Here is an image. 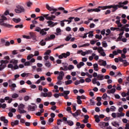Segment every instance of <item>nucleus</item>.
Returning a JSON list of instances; mask_svg holds the SVG:
<instances>
[{
  "instance_id": "28",
  "label": "nucleus",
  "mask_w": 129,
  "mask_h": 129,
  "mask_svg": "<svg viewBox=\"0 0 129 129\" xmlns=\"http://www.w3.org/2000/svg\"><path fill=\"white\" fill-rule=\"evenodd\" d=\"M94 118H95L96 122L98 123V122H99V121H100V119H99V115H95L94 116Z\"/></svg>"
},
{
  "instance_id": "37",
  "label": "nucleus",
  "mask_w": 129,
  "mask_h": 129,
  "mask_svg": "<svg viewBox=\"0 0 129 129\" xmlns=\"http://www.w3.org/2000/svg\"><path fill=\"white\" fill-rule=\"evenodd\" d=\"M12 98H18V97H19V94L17 93H14L12 94Z\"/></svg>"
},
{
  "instance_id": "61",
  "label": "nucleus",
  "mask_w": 129,
  "mask_h": 129,
  "mask_svg": "<svg viewBox=\"0 0 129 129\" xmlns=\"http://www.w3.org/2000/svg\"><path fill=\"white\" fill-rule=\"evenodd\" d=\"M42 29H41V28L40 27H36L35 29V31L36 32H39V33H40Z\"/></svg>"
},
{
  "instance_id": "63",
  "label": "nucleus",
  "mask_w": 129,
  "mask_h": 129,
  "mask_svg": "<svg viewBox=\"0 0 129 129\" xmlns=\"http://www.w3.org/2000/svg\"><path fill=\"white\" fill-rule=\"evenodd\" d=\"M51 53V50H48L44 53V55H49V54Z\"/></svg>"
},
{
  "instance_id": "15",
  "label": "nucleus",
  "mask_w": 129,
  "mask_h": 129,
  "mask_svg": "<svg viewBox=\"0 0 129 129\" xmlns=\"http://www.w3.org/2000/svg\"><path fill=\"white\" fill-rule=\"evenodd\" d=\"M119 61L120 62H122L124 67L127 66L128 65V62L126 61V60H123L122 58L120 57H118Z\"/></svg>"
},
{
  "instance_id": "10",
  "label": "nucleus",
  "mask_w": 129,
  "mask_h": 129,
  "mask_svg": "<svg viewBox=\"0 0 129 129\" xmlns=\"http://www.w3.org/2000/svg\"><path fill=\"white\" fill-rule=\"evenodd\" d=\"M69 56H70V52H67L66 53H62L61 55H59L58 56L59 59H63V58H67V57H69Z\"/></svg>"
},
{
  "instance_id": "31",
  "label": "nucleus",
  "mask_w": 129,
  "mask_h": 129,
  "mask_svg": "<svg viewBox=\"0 0 129 129\" xmlns=\"http://www.w3.org/2000/svg\"><path fill=\"white\" fill-rule=\"evenodd\" d=\"M67 123H68V124L69 125H70V126H72V125H73V124H74V123L73 122V121H72L71 120L67 121Z\"/></svg>"
},
{
  "instance_id": "60",
  "label": "nucleus",
  "mask_w": 129,
  "mask_h": 129,
  "mask_svg": "<svg viewBox=\"0 0 129 129\" xmlns=\"http://www.w3.org/2000/svg\"><path fill=\"white\" fill-rule=\"evenodd\" d=\"M73 19H75V17H70L69 18V20H70L68 21V24H70V23H71V22H72V20H73Z\"/></svg>"
},
{
  "instance_id": "2",
  "label": "nucleus",
  "mask_w": 129,
  "mask_h": 129,
  "mask_svg": "<svg viewBox=\"0 0 129 129\" xmlns=\"http://www.w3.org/2000/svg\"><path fill=\"white\" fill-rule=\"evenodd\" d=\"M43 91L44 92V93L41 92L40 93L41 97H52V92H48V91L47 88H44L43 89Z\"/></svg>"
},
{
  "instance_id": "20",
  "label": "nucleus",
  "mask_w": 129,
  "mask_h": 129,
  "mask_svg": "<svg viewBox=\"0 0 129 129\" xmlns=\"http://www.w3.org/2000/svg\"><path fill=\"white\" fill-rule=\"evenodd\" d=\"M101 126L103 127H105V126H108L109 125V123L108 122H102L100 123Z\"/></svg>"
},
{
  "instance_id": "25",
  "label": "nucleus",
  "mask_w": 129,
  "mask_h": 129,
  "mask_svg": "<svg viewBox=\"0 0 129 129\" xmlns=\"http://www.w3.org/2000/svg\"><path fill=\"white\" fill-rule=\"evenodd\" d=\"M60 70H63V71H67L68 70V67L67 65L63 66V67L60 68Z\"/></svg>"
},
{
  "instance_id": "57",
  "label": "nucleus",
  "mask_w": 129,
  "mask_h": 129,
  "mask_svg": "<svg viewBox=\"0 0 129 129\" xmlns=\"http://www.w3.org/2000/svg\"><path fill=\"white\" fill-rule=\"evenodd\" d=\"M21 76H22V77H26V76H29V74L23 73L21 75Z\"/></svg>"
},
{
  "instance_id": "47",
  "label": "nucleus",
  "mask_w": 129,
  "mask_h": 129,
  "mask_svg": "<svg viewBox=\"0 0 129 129\" xmlns=\"http://www.w3.org/2000/svg\"><path fill=\"white\" fill-rule=\"evenodd\" d=\"M88 34H89L88 35L89 38H92V37H93V31H90L88 33Z\"/></svg>"
},
{
  "instance_id": "43",
  "label": "nucleus",
  "mask_w": 129,
  "mask_h": 129,
  "mask_svg": "<svg viewBox=\"0 0 129 129\" xmlns=\"http://www.w3.org/2000/svg\"><path fill=\"white\" fill-rule=\"evenodd\" d=\"M111 116L113 118H116V116H117V113L113 112L111 114Z\"/></svg>"
},
{
  "instance_id": "41",
  "label": "nucleus",
  "mask_w": 129,
  "mask_h": 129,
  "mask_svg": "<svg viewBox=\"0 0 129 129\" xmlns=\"http://www.w3.org/2000/svg\"><path fill=\"white\" fill-rule=\"evenodd\" d=\"M63 121V120L62 119H58L57 120V125H60L61 124V122Z\"/></svg>"
},
{
  "instance_id": "33",
  "label": "nucleus",
  "mask_w": 129,
  "mask_h": 129,
  "mask_svg": "<svg viewBox=\"0 0 129 129\" xmlns=\"http://www.w3.org/2000/svg\"><path fill=\"white\" fill-rule=\"evenodd\" d=\"M53 121H54V118H50L48 119V122H47V124H48V125H51V123L53 122Z\"/></svg>"
},
{
  "instance_id": "13",
  "label": "nucleus",
  "mask_w": 129,
  "mask_h": 129,
  "mask_svg": "<svg viewBox=\"0 0 129 129\" xmlns=\"http://www.w3.org/2000/svg\"><path fill=\"white\" fill-rule=\"evenodd\" d=\"M46 8L47 10L49 11L50 12L53 11L54 12H57L58 11V9L54 8V7H51L49 6V5L47 4L46 5Z\"/></svg>"
},
{
  "instance_id": "35",
  "label": "nucleus",
  "mask_w": 129,
  "mask_h": 129,
  "mask_svg": "<svg viewBox=\"0 0 129 129\" xmlns=\"http://www.w3.org/2000/svg\"><path fill=\"white\" fill-rule=\"evenodd\" d=\"M45 66H46V67H47V68H50L51 66V63H50V62L49 61H47L45 63Z\"/></svg>"
},
{
  "instance_id": "32",
  "label": "nucleus",
  "mask_w": 129,
  "mask_h": 129,
  "mask_svg": "<svg viewBox=\"0 0 129 129\" xmlns=\"http://www.w3.org/2000/svg\"><path fill=\"white\" fill-rule=\"evenodd\" d=\"M13 22H15V23H20V22H21V19H20V18H18V19L13 18Z\"/></svg>"
},
{
  "instance_id": "54",
  "label": "nucleus",
  "mask_w": 129,
  "mask_h": 129,
  "mask_svg": "<svg viewBox=\"0 0 129 129\" xmlns=\"http://www.w3.org/2000/svg\"><path fill=\"white\" fill-rule=\"evenodd\" d=\"M39 55H40V53L39 52V51H34V54L33 55V56H39Z\"/></svg>"
},
{
  "instance_id": "12",
  "label": "nucleus",
  "mask_w": 129,
  "mask_h": 129,
  "mask_svg": "<svg viewBox=\"0 0 129 129\" xmlns=\"http://www.w3.org/2000/svg\"><path fill=\"white\" fill-rule=\"evenodd\" d=\"M48 24V26L50 28H53V27H55L56 25H57L58 23H54L52 21L50 20L47 22Z\"/></svg>"
},
{
  "instance_id": "50",
  "label": "nucleus",
  "mask_w": 129,
  "mask_h": 129,
  "mask_svg": "<svg viewBox=\"0 0 129 129\" xmlns=\"http://www.w3.org/2000/svg\"><path fill=\"white\" fill-rule=\"evenodd\" d=\"M41 46H45L46 45V42H44V40H42L40 42Z\"/></svg>"
},
{
  "instance_id": "59",
  "label": "nucleus",
  "mask_w": 129,
  "mask_h": 129,
  "mask_svg": "<svg viewBox=\"0 0 129 129\" xmlns=\"http://www.w3.org/2000/svg\"><path fill=\"white\" fill-rule=\"evenodd\" d=\"M30 35L31 36V38H35V37H36V35L33 32H30Z\"/></svg>"
},
{
  "instance_id": "1",
  "label": "nucleus",
  "mask_w": 129,
  "mask_h": 129,
  "mask_svg": "<svg viewBox=\"0 0 129 129\" xmlns=\"http://www.w3.org/2000/svg\"><path fill=\"white\" fill-rule=\"evenodd\" d=\"M128 4V1H125L124 2H119L118 5H110V6H106V7H102L103 10H106L107 9H113L112 10V12H115L116 10L119 8H122L123 7V5H127Z\"/></svg>"
},
{
  "instance_id": "36",
  "label": "nucleus",
  "mask_w": 129,
  "mask_h": 129,
  "mask_svg": "<svg viewBox=\"0 0 129 129\" xmlns=\"http://www.w3.org/2000/svg\"><path fill=\"white\" fill-rule=\"evenodd\" d=\"M7 107V104L6 103H4L2 104V103H0V108H3L5 109Z\"/></svg>"
},
{
  "instance_id": "53",
  "label": "nucleus",
  "mask_w": 129,
  "mask_h": 129,
  "mask_svg": "<svg viewBox=\"0 0 129 129\" xmlns=\"http://www.w3.org/2000/svg\"><path fill=\"white\" fill-rule=\"evenodd\" d=\"M97 79L96 78H94L92 80V82L93 83V84H96V83L97 82Z\"/></svg>"
},
{
  "instance_id": "40",
  "label": "nucleus",
  "mask_w": 129,
  "mask_h": 129,
  "mask_svg": "<svg viewBox=\"0 0 129 129\" xmlns=\"http://www.w3.org/2000/svg\"><path fill=\"white\" fill-rule=\"evenodd\" d=\"M9 111L10 112H13L15 113L16 111H17V110L14 108H9Z\"/></svg>"
},
{
  "instance_id": "42",
  "label": "nucleus",
  "mask_w": 129,
  "mask_h": 129,
  "mask_svg": "<svg viewBox=\"0 0 129 129\" xmlns=\"http://www.w3.org/2000/svg\"><path fill=\"white\" fill-rule=\"evenodd\" d=\"M74 68V66L70 64L68 67V70H72Z\"/></svg>"
},
{
  "instance_id": "30",
  "label": "nucleus",
  "mask_w": 129,
  "mask_h": 129,
  "mask_svg": "<svg viewBox=\"0 0 129 129\" xmlns=\"http://www.w3.org/2000/svg\"><path fill=\"white\" fill-rule=\"evenodd\" d=\"M7 17H5V16H2V19H0V24L2 23H4V21H7Z\"/></svg>"
},
{
  "instance_id": "16",
  "label": "nucleus",
  "mask_w": 129,
  "mask_h": 129,
  "mask_svg": "<svg viewBox=\"0 0 129 129\" xmlns=\"http://www.w3.org/2000/svg\"><path fill=\"white\" fill-rule=\"evenodd\" d=\"M72 114L74 117H76V116H78V115L81 114V111L80 110H77L75 113H72Z\"/></svg>"
},
{
  "instance_id": "24",
  "label": "nucleus",
  "mask_w": 129,
  "mask_h": 129,
  "mask_svg": "<svg viewBox=\"0 0 129 129\" xmlns=\"http://www.w3.org/2000/svg\"><path fill=\"white\" fill-rule=\"evenodd\" d=\"M94 70L95 71H98L99 70V68H98V64L97 63H94L93 64Z\"/></svg>"
},
{
  "instance_id": "6",
  "label": "nucleus",
  "mask_w": 129,
  "mask_h": 129,
  "mask_svg": "<svg viewBox=\"0 0 129 129\" xmlns=\"http://www.w3.org/2000/svg\"><path fill=\"white\" fill-rule=\"evenodd\" d=\"M18 60L17 59H12L10 63H11L12 64H14V70H16L17 69H19V66H18Z\"/></svg>"
},
{
  "instance_id": "39",
  "label": "nucleus",
  "mask_w": 129,
  "mask_h": 129,
  "mask_svg": "<svg viewBox=\"0 0 129 129\" xmlns=\"http://www.w3.org/2000/svg\"><path fill=\"white\" fill-rule=\"evenodd\" d=\"M25 101H28L29 99H31V97L29 96H25L24 98Z\"/></svg>"
},
{
  "instance_id": "34",
  "label": "nucleus",
  "mask_w": 129,
  "mask_h": 129,
  "mask_svg": "<svg viewBox=\"0 0 129 129\" xmlns=\"http://www.w3.org/2000/svg\"><path fill=\"white\" fill-rule=\"evenodd\" d=\"M111 124L113 126H119V124L116 122V121H114L113 122H112Z\"/></svg>"
},
{
  "instance_id": "14",
  "label": "nucleus",
  "mask_w": 129,
  "mask_h": 129,
  "mask_svg": "<svg viewBox=\"0 0 129 129\" xmlns=\"http://www.w3.org/2000/svg\"><path fill=\"white\" fill-rule=\"evenodd\" d=\"M58 76L57 77L58 80H63V77H64V72L63 71H60L58 73Z\"/></svg>"
},
{
  "instance_id": "44",
  "label": "nucleus",
  "mask_w": 129,
  "mask_h": 129,
  "mask_svg": "<svg viewBox=\"0 0 129 129\" xmlns=\"http://www.w3.org/2000/svg\"><path fill=\"white\" fill-rule=\"evenodd\" d=\"M107 97V94L106 93H105L103 95L102 98L103 99V100H106V98Z\"/></svg>"
},
{
  "instance_id": "19",
  "label": "nucleus",
  "mask_w": 129,
  "mask_h": 129,
  "mask_svg": "<svg viewBox=\"0 0 129 129\" xmlns=\"http://www.w3.org/2000/svg\"><path fill=\"white\" fill-rule=\"evenodd\" d=\"M104 7H106V6H103V7L99 6L98 7V8L94 9H93V12H96L97 13H98V12H100V11H101V10L99 9H101L102 10H105V9H102V8H104Z\"/></svg>"
},
{
  "instance_id": "5",
  "label": "nucleus",
  "mask_w": 129,
  "mask_h": 129,
  "mask_svg": "<svg viewBox=\"0 0 129 129\" xmlns=\"http://www.w3.org/2000/svg\"><path fill=\"white\" fill-rule=\"evenodd\" d=\"M15 11L17 14H21V13L25 12V9L23 7L18 6Z\"/></svg>"
},
{
  "instance_id": "58",
  "label": "nucleus",
  "mask_w": 129,
  "mask_h": 129,
  "mask_svg": "<svg viewBox=\"0 0 129 129\" xmlns=\"http://www.w3.org/2000/svg\"><path fill=\"white\" fill-rule=\"evenodd\" d=\"M110 109L111 111H115V107H114V106H112L110 108Z\"/></svg>"
},
{
  "instance_id": "38",
  "label": "nucleus",
  "mask_w": 129,
  "mask_h": 129,
  "mask_svg": "<svg viewBox=\"0 0 129 129\" xmlns=\"http://www.w3.org/2000/svg\"><path fill=\"white\" fill-rule=\"evenodd\" d=\"M95 38L96 39H99V40H101V39L102 38V36L101 35H98V34H96L95 35Z\"/></svg>"
},
{
  "instance_id": "17",
  "label": "nucleus",
  "mask_w": 129,
  "mask_h": 129,
  "mask_svg": "<svg viewBox=\"0 0 129 129\" xmlns=\"http://www.w3.org/2000/svg\"><path fill=\"white\" fill-rule=\"evenodd\" d=\"M54 38H56V36L54 34L50 35V37L47 36L45 39V41H50V40H53Z\"/></svg>"
},
{
  "instance_id": "62",
  "label": "nucleus",
  "mask_w": 129,
  "mask_h": 129,
  "mask_svg": "<svg viewBox=\"0 0 129 129\" xmlns=\"http://www.w3.org/2000/svg\"><path fill=\"white\" fill-rule=\"evenodd\" d=\"M70 93V91H63V94L65 95H68Z\"/></svg>"
},
{
  "instance_id": "18",
  "label": "nucleus",
  "mask_w": 129,
  "mask_h": 129,
  "mask_svg": "<svg viewBox=\"0 0 129 129\" xmlns=\"http://www.w3.org/2000/svg\"><path fill=\"white\" fill-rule=\"evenodd\" d=\"M0 120H1V121H4V123H9V120H8V119H6V117L5 116H1L0 117Z\"/></svg>"
},
{
  "instance_id": "26",
  "label": "nucleus",
  "mask_w": 129,
  "mask_h": 129,
  "mask_svg": "<svg viewBox=\"0 0 129 129\" xmlns=\"http://www.w3.org/2000/svg\"><path fill=\"white\" fill-rule=\"evenodd\" d=\"M82 66H84V62H80L79 64H77V67L78 69H80Z\"/></svg>"
},
{
  "instance_id": "8",
  "label": "nucleus",
  "mask_w": 129,
  "mask_h": 129,
  "mask_svg": "<svg viewBox=\"0 0 129 129\" xmlns=\"http://www.w3.org/2000/svg\"><path fill=\"white\" fill-rule=\"evenodd\" d=\"M37 108V105L35 104L29 105L28 106V110L30 111H35Z\"/></svg>"
},
{
  "instance_id": "23",
  "label": "nucleus",
  "mask_w": 129,
  "mask_h": 129,
  "mask_svg": "<svg viewBox=\"0 0 129 129\" xmlns=\"http://www.w3.org/2000/svg\"><path fill=\"white\" fill-rule=\"evenodd\" d=\"M1 24V26H4V27H6V28H12V27H13V25H11L7 23H3L2 22Z\"/></svg>"
},
{
  "instance_id": "4",
  "label": "nucleus",
  "mask_w": 129,
  "mask_h": 129,
  "mask_svg": "<svg viewBox=\"0 0 129 129\" xmlns=\"http://www.w3.org/2000/svg\"><path fill=\"white\" fill-rule=\"evenodd\" d=\"M0 63V71H2V70H4V68H6V67H7V64L9 63V60H1Z\"/></svg>"
},
{
  "instance_id": "29",
  "label": "nucleus",
  "mask_w": 129,
  "mask_h": 129,
  "mask_svg": "<svg viewBox=\"0 0 129 129\" xmlns=\"http://www.w3.org/2000/svg\"><path fill=\"white\" fill-rule=\"evenodd\" d=\"M77 99V102L78 104H81L82 103V101H81V99H80V96H78Z\"/></svg>"
},
{
  "instance_id": "64",
  "label": "nucleus",
  "mask_w": 129,
  "mask_h": 129,
  "mask_svg": "<svg viewBox=\"0 0 129 129\" xmlns=\"http://www.w3.org/2000/svg\"><path fill=\"white\" fill-rule=\"evenodd\" d=\"M124 129H129V123H126Z\"/></svg>"
},
{
  "instance_id": "55",
  "label": "nucleus",
  "mask_w": 129,
  "mask_h": 129,
  "mask_svg": "<svg viewBox=\"0 0 129 129\" xmlns=\"http://www.w3.org/2000/svg\"><path fill=\"white\" fill-rule=\"evenodd\" d=\"M119 29V28H116V27H111L110 30L111 31H115V30H117V31H118Z\"/></svg>"
},
{
  "instance_id": "11",
  "label": "nucleus",
  "mask_w": 129,
  "mask_h": 129,
  "mask_svg": "<svg viewBox=\"0 0 129 129\" xmlns=\"http://www.w3.org/2000/svg\"><path fill=\"white\" fill-rule=\"evenodd\" d=\"M49 30H50V28H44L41 29L40 32V35H41V36L47 35V31H49Z\"/></svg>"
},
{
  "instance_id": "27",
  "label": "nucleus",
  "mask_w": 129,
  "mask_h": 129,
  "mask_svg": "<svg viewBox=\"0 0 129 129\" xmlns=\"http://www.w3.org/2000/svg\"><path fill=\"white\" fill-rule=\"evenodd\" d=\"M9 86L11 88L12 91H15V88L17 87L16 84H12V85H10Z\"/></svg>"
},
{
  "instance_id": "21",
  "label": "nucleus",
  "mask_w": 129,
  "mask_h": 129,
  "mask_svg": "<svg viewBox=\"0 0 129 129\" xmlns=\"http://www.w3.org/2000/svg\"><path fill=\"white\" fill-rule=\"evenodd\" d=\"M12 126H15V125H18L19 124V120H16L14 121H12L11 123Z\"/></svg>"
},
{
  "instance_id": "49",
  "label": "nucleus",
  "mask_w": 129,
  "mask_h": 129,
  "mask_svg": "<svg viewBox=\"0 0 129 129\" xmlns=\"http://www.w3.org/2000/svg\"><path fill=\"white\" fill-rule=\"evenodd\" d=\"M23 24L17 25L15 26V28L16 29H18L19 28H20V29H22V28H23Z\"/></svg>"
},
{
  "instance_id": "46",
  "label": "nucleus",
  "mask_w": 129,
  "mask_h": 129,
  "mask_svg": "<svg viewBox=\"0 0 129 129\" xmlns=\"http://www.w3.org/2000/svg\"><path fill=\"white\" fill-rule=\"evenodd\" d=\"M102 46L104 48H106L107 47V43L105 41H103L102 42Z\"/></svg>"
},
{
  "instance_id": "9",
  "label": "nucleus",
  "mask_w": 129,
  "mask_h": 129,
  "mask_svg": "<svg viewBox=\"0 0 129 129\" xmlns=\"http://www.w3.org/2000/svg\"><path fill=\"white\" fill-rule=\"evenodd\" d=\"M98 52L102 56V57H105V56H106V54L104 52V50H103V48L101 47L98 48Z\"/></svg>"
},
{
  "instance_id": "48",
  "label": "nucleus",
  "mask_w": 129,
  "mask_h": 129,
  "mask_svg": "<svg viewBox=\"0 0 129 129\" xmlns=\"http://www.w3.org/2000/svg\"><path fill=\"white\" fill-rule=\"evenodd\" d=\"M8 68H11V69L13 70H15V67H14V66L12 64H9L8 65Z\"/></svg>"
},
{
  "instance_id": "51",
  "label": "nucleus",
  "mask_w": 129,
  "mask_h": 129,
  "mask_svg": "<svg viewBox=\"0 0 129 129\" xmlns=\"http://www.w3.org/2000/svg\"><path fill=\"white\" fill-rule=\"evenodd\" d=\"M67 111H68V112H70V113H71V114H72V111H71V107H67Z\"/></svg>"
},
{
  "instance_id": "45",
  "label": "nucleus",
  "mask_w": 129,
  "mask_h": 129,
  "mask_svg": "<svg viewBox=\"0 0 129 129\" xmlns=\"http://www.w3.org/2000/svg\"><path fill=\"white\" fill-rule=\"evenodd\" d=\"M72 83V80H68L65 82L66 85H69V84H71Z\"/></svg>"
},
{
  "instance_id": "52",
  "label": "nucleus",
  "mask_w": 129,
  "mask_h": 129,
  "mask_svg": "<svg viewBox=\"0 0 129 129\" xmlns=\"http://www.w3.org/2000/svg\"><path fill=\"white\" fill-rule=\"evenodd\" d=\"M10 45H11V43H10L9 41H6L5 43V47H9V46H10Z\"/></svg>"
},
{
  "instance_id": "22",
  "label": "nucleus",
  "mask_w": 129,
  "mask_h": 129,
  "mask_svg": "<svg viewBox=\"0 0 129 129\" xmlns=\"http://www.w3.org/2000/svg\"><path fill=\"white\" fill-rule=\"evenodd\" d=\"M97 78V80H103V79H104V76L102 75L101 74H99L98 75Z\"/></svg>"
},
{
  "instance_id": "7",
  "label": "nucleus",
  "mask_w": 129,
  "mask_h": 129,
  "mask_svg": "<svg viewBox=\"0 0 129 129\" xmlns=\"http://www.w3.org/2000/svg\"><path fill=\"white\" fill-rule=\"evenodd\" d=\"M43 17L45 18L46 20L49 21H53L54 19L56 18V16L54 15H51V16H49V14H45L43 15Z\"/></svg>"
},
{
  "instance_id": "3",
  "label": "nucleus",
  "mask_w": 129,
  "mask_h": 129,
  "mask_svg": "<svg viewBox=\"0 0 129 129\" xmlns=\"http://www.w3.org/2000/svg\"><path fill=\"white\" fill-rule=\"evenodd\" d=\"M25 108V105L23 104H20L18 105V112L20 113V114H23V113H26L27 111L24 109Z\"/></svg>"
},
{
  "instance_id": "56",
  "label": "nucleus",
  "mask_w": 129,
  "mask_h": 129,
  "mask_svg": "<svg viewBox=\"0 0 129 129\" xmlns=\"http://www.w3.org/2000/svg\"><path fill=\"white\" fill-rule=\"evenodd\" d=\"M33 57H34V55L31 54L27 56V60H30V59L31 58H33Z\"/></svg>"
}]
</instances>
